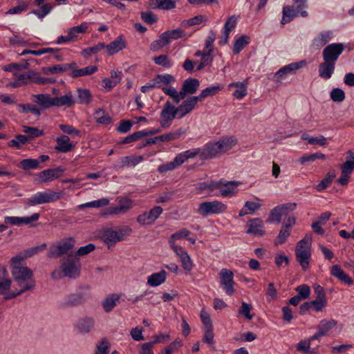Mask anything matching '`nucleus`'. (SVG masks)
I'll list each match as a JSON object with an SVG mask.
<instances>
[{
	"mask_svg": "<svg viewBox=\"0 0 354 354\" xmlns=\"http://www.w3.org/2000/svg\"><path fill=\"white\" fill-rule=\"evenodd\" d=\"M24 132L28 134V138H38L44 134L43 130L32 127H24Z\"/></svg>",
	"mask_w": 354,
	"mask_h": 354,
	"instance_id": "obj_59",
	"label": "nucleus"
},
{
	"mask_svg": "<svg viewBox=\"0 0 354 354\" xmlns=\"http://www.w3.org/2000/svg\"><path fill=\"white\" fill-rule=\"evenodd\" d=\"M291 230L288 228H286L284 226H281V228L279 231V233L277 237L276 245H282L283 244L287 239L290 235Z\"/></svg>",
	"mask_w": 354,
	"mask_h": 354,
	"instance_id": "obj_57",
	"label": "nucleus"
},
{
	"mask_svg": "<svg viewBox=\"0 0 354 354\" xmlns=\"http://www.w3.org/2000/svg\"><path fill=\"white\" fill-rule=\"evenodd\" d=\"M84 301V298L83 294L77 292L66 295L64 298L59 301V306L61 308H66L80 305Z\"/></svg>",
	"mask_w": 354,
	"mask_h": 354,
	"instance_id": "obj_15",
	"label": "nucleus"
},
{
	"mask_svg": "<svg viewBox=\"0 0 354 354\" xmlns=\"http://www.w3.org/2000/svg\"><path fill=\"white\" fill-rule=\"evenodd\" d=\"M252 305L247 304L245 301L241 303V306L239 308V313L243 316H244L246 319L249 320H252L253 318V315L250 314V311L252 310Z\"/></svg>",
	"mask_w": 354,
	"mask_h": 354,
	"instance_id": "obj_62",
	"label": "nucleus"
},
{
	"mask_svg": "<svg viewBox=\"0 0 354 354\" xmlns=\"http://www.w3.org/2000/svg\"><path fill=\"white\" fill-rule=\"evenodd\" d=\"M301 138L303 140L308 141V143L311 145L326 146L328 144L326 138L324 136L312 137L304 133L301 135Z\"/></svg>",
	"mask_w": 354,
	"mask_h": 354,
	"instance_id": "obj_45",
	"label": "nucleus"
},
{
	"mask_svg": "<svg viewBox=\"0 0 354 354\" xmlns=\"http://www.w3.org/2000/svg\"><path fill=\"white\" fill-rule=\"evenodd\" d=\"M198 102V100L196 96L189 97L183 101V102L178 107H175V111L178 115V118H183L187 114L192 112V111L194 109Z\"/></svg>",
	"mask_w": 354,
	"mask_h": 354,
	"instance_id": "obj_16",
	"label": "nucleus"
},
{
	"mask_svg": "<svg viewBox=\"0 0 354 354\" xmlns=\"http://www.w3.org/2000/svg\"><path fill=\"white\" fill-rule=\"evenodd\" d=\"M297 204L295 203H288L276 206L270 211L268 218L269 222L279 224L282 216L295 210Z\"/></svg>",
	"mask_w": 354,
	"mask_h": 354,
	"instance_id": "obj_8",
	"label": "nucleus"
},
{
	"mask_svg": "<svg viewBox=\"0 0 354 354\" xmlns=\"http://www.w3.org/2000/svg\"><path fill=\"white\" fill-rule=\"evenodd\" d=\"M246 233L253 236H263L265 234V227L263 221L259 218L249 219L247 224Z\"/></svg>",
	"mask_w": 354,
	"mask_h": 354,
	"instance_id": "obj_17",
	"label": "nucleus"
},
{
	"mask_svg": "<svg viewBox=\"0 0 354 354\" xmlns=\"http://www.w3.org/2000/svg\"><path fill=\"white\" fill-rule=\"evenodd\" d=\"M153 61L156 64L167 68H171L172 66V64L167 55H160L159 56L155 57L153 58Z\"/></svg>",
	"mask_w": 354,
	"mask_h": 354,
	"instance_id": "obj_61",
	"label": "nucleus"
},
{
	"mask_svg": "<svg viewBox=\"0 0 354 354\" xmlns=\"http://www.w3.org/2000/svg\"><path fill=\"white\" fill-rule=\"evenodd\" d=\"M184 91L188 92L189 95L194 94L199 88L200 81L196 78H187L183 83Z\"/></svg>",
	"mask_w": 354,
	"mask_h": 354,
	"instance_id": "obj_40",
	"label": "nucleus"
},
{
	"mask_svg": "<svg viewBox=\"0 0 354 354\" xmlns=\"http://www.w3.org/2000/svg\"><path fill=\"white\" fill-rule=\"evenodd\" d=\"M62 198L60 192H56L51 189L44 192H37L27 199L26 204L28 206H35L41 204L54 203Z\"/></svg>",
	"mask_w": 354,
	"mask_h": 354,
	"instance_id": "obj_4",
	"label": "nucleus"
},
{
	"mask_svg": "<svg viewBox=\"0 0 354 354\" xmlns=\"http://www.w3.org/2000/svg\"><path fill=\"white\" fill-rule=\"evenodd\" d=\"M207 17L202 15H198L189 19L184 20L182 23L185 26H192L195 25H199L201 23L206 21Z\"/></svg>",
	"mask_w": 354,
	"mask_h": 354,
	"instance_id": "obj_55",
	"label": "nucleus"
},
{
	"mask_svg": "<svg viewBox=\"0 0 354 354\" xmlns=\"http://www.w3.org/2000/svg\"><path fill=\"white\" fill-rule=\"evenodd\" d=\"M88 28V24L86 22H82L80 25L73 26L66 30L67 34L71 37L73 41H75L79 34L85 33Z\"/></svg>",
	"mask_w": 354,
	"mask_h": 354,
	"instance_id": "obj_39",
	"label": "nucleus"
},
{
	"mask_svg": "<svg viewBox=\"0 0 354 354\" xmlns=\"http://www.w3.org/2000/svg\"><path fill=\"white\" fill-rule=\"evenodd\" d=\"M241 184V183L239 181H228L222 178V183L221 184L220 187L221 195L223 197H232L235 194L237 187Z\"/></svg>",
	"mask_w": 354,
	"mask_h": 354,
	"instance_id": "obj_18",
	"label": "nucleus"
},
{
	"mask_svg": "<svg viewBox=\"0 0 354 354\" xmlns=\"http://www.w3.org/2000/svg\"><path fill=\"white\" fill-rule=\"evenodd\" d=\"M220 282L223 291L226 295L232 296L235 292L234 288V274L227 269L223 268L220 272Z\"/></svg>",
	"mask_w": 354,
	"mask_h": 354,
	"instance_id": "obj_12",
	"label": "nucleus"
},
{
	"mask_svg": "<svg viewBox=\"0 0 354 354\" xmlns=\"http://www.w3.org/2000/svg\"><path fill=\"white\" fill-rule=\"evenodd\" d=\"M326 158L325 155L322 153H314L308 155H304L302 157L300 158V162L301 164H304L307 162H314L317 159H322L324 160Z\"/></svg>",
	"mask_w": 354,
	"mask_h": 354,
	"instance_id": "obj_60",
	"label": "nucleus"
},
{
	"mask_svg": "<svg viewBox=\"0 0 354 354\" xmlns=\"http://www.w3.org/2000/svg\"><path fill=\"white\" fill-rule=\"evenodd\" d=\"M12 280L5 277H0V295H3L4 300H10L17 297H10L12 295L17 294L16 291L10 290Z\"/></svg>",
	"mask_w": 354,
	"mask_h": 354,
	"instance_id": "obj_22",
	"label": "nucleus"
},
{
	"mask_svg": "<svg viewBox=\"0 0 354 354\" xmlns=\"http://www.w3.org/2000/svg\"><path fill=\"white\" fill-rule=\"evenodd\" d=\"M335 175L334 173L328 172L325 178L317 185L316 189L319 192L326 189L333 182Z\"/></svg>",
	"mask_w": 354,
	"mask_h": 354,
	"instance_id": "obj_53",
	"label": "nucleus"
},
{
	"mask_svg": "<svg viewBox=\"0 0 354 354\" xmlns=\"http://www.w3.org/2000/svg\"><path fill=\"white\" fill-rule=\"evenodd\" d=\"M93 115L95 121L99 124L109 125L113 122L111 117L101 109L96 110Z\"/></svg>",
	"mask_w": 354,
	"mask_h": 354,
	"instance_id": "obj_46",
	"label": "nucleus"
},
{
	"mask_svg": "<svg viewBox=\"0 0 354 354\" xmlns=\"http://www.w3.org/2000/svg\"><path fill=\"white\" fill-rule=\"evenodd\" d=\"M282 19L281 24L285 25L292 21L295 18L299 17L298 12H296L295 6H286L283 8Z\"/></svg>",
	"mask_w": 354,
	"mask_h": 354,
	"instance_id": "obj_32",
	"label": "nucleus"
},
{
	"mask_svg": "<svg viewBox=\"0 0 354 354\" xmlns=\"http://www.w3.org/2000/svg\"><path fill=\"white\" fill-rule=\"evenodd\" d=\"M201 148L191 149L177 154L173 160L176 166L178 167L188 159L195 158L199 154Z\"/></svg>",
	"mask_w": 354,
	"mask_h": 354,
	"instance_id": "obj_26",
	"label": "nucleus"
},
{
	"mask_svg": "<svg viewBox=\"0 0 354 354\" xmlns=\"http://www.w3.org/2000/svg\"><path fill=\"white\" fill-rule=\"evenodd\" d=\"M97 71L96 66H88L82 68H77V66L71 68L70 75L73 78L90 75L95 73Z\"/></svg>",
	"mask_w": 354,
	"mask_h": 354,
	"instance_id": "obj_30",
	"label": "nucleus"
},
{
	"mask_svg": "<svg viewBox=\"0 0 354 354\" xmlns=\"http://www.w3.org/2000/svg\"><path fill=\"white\" fill-rule=\"evenodd\" d=\"M333 37V32L330 30H325L321 32L313 39V45L315 49H320L326 44Z\"/></svg>",
	"mask_w": 354,
	"mask_h": 354,
	"instance_id": "obj_29",
	"label": "nucleus"
},
{
	"mask_svg": "<svg viewBox=\"0 0 354 354\" xmlns=\"http://www.w3.org/2000/svg\"><path fill=\"white\" fill-rule=\"evenodd\" d=\"M144 158L142 156H127L121 158L119 162L120 167L136 166L142 162Z\"/></svg>",
	"mask_w": 354,
	"mask_h": 354,
	"instance_id": "obj_34",
	"label": "nucleus"
},
{
	"mask_svg": "<svg viewBox=\"0 0 354 354\" xmlns=\"http://www.w3.org/2000/svg\"><path fill=\"white\" fill-rule=\"evenodd\" d=\"M77 95L79 98L78 103L88 104L93 100V95L87 88H78Z\"/></svg>",
	"mask_w": 354,
	"mask_h": 354,
	"instance_id": "obj_49",
	"label": "nucleus"
},
{
	"mask_svg": "<svg viewBox=\"0 0 354 354\" xmlns=\"http://www.w3.org/2000/svg\"><path fill=\"white\" fill-rule=\"evenodd\" d=\"M132 232L130 227L127 225L119 226L117 230L107 229L104 231L102 238L106 243H116L123 240Z\"/></svg>",
	"mask_w": 354,
	"mask_h": 354,
	"instance_id": "obj_7",
	"label": "nucleus"
},
{
	"mask_svg": "<svg viewBox=\"0 0 354 354\" xmlns=\"http://www.w3.org/2000/svg\"><path fill=\"white\" fill-rule=\"evenodd\" d=\"M337 322L333 319H322L318 325L317 329L320 332L321 335L326 336L328 332L337 325Z\"/></svg>",
	"mask_w": 354,
	"mask_h": 354,
	"instance_id": "obj_38",
	"label": "nucleus"
},
{
	"mask_svg": "<svg viewBox=\"0 0 354 354\" xmlns=\"http://www.w3.org/2000/svg\"><path fill=\"white\" fill-rule=\"evenodd\" d=\"M33 102L42 110L50 109L54 106V97L47 93L35 94L32 95Z\"/></svg>",
	"mask_w": 354,
	"mask_h": 354,
	"instance_id": "obj_19",
	"label": "nucleus"
},
{
	"mask_svg": "<svg viewBox=\"0 0 354 354\" xmlns=\"http://www.w3.org/2000/svg\"><path fill=\"white\" fill-rule=\"evenodd\" d=\"M149 5L152 8L169 10L175 8L176 3L173 0H150Z\"/></svg>",
	"mask_w": 354,
	"mask_h": 354,
	"instance_id": "obj_33",
	"label": "nucleus"
},
{
	"mask_svg": "<svg viewBox=\"0 0 354 354\" xmlns=\"http://www.w3.org/2000/svg\"><path fill=\"white\" fill-rule=\"evenodd\" d=\"M250 37L248 35H243L235 40L232 51L234 55L239 54L241 50L250 44Z\"/></svg>",
	"mask_w": 354,
	"mask_h": 354,
	"instance_id": "obj_41",
	"label": "nucleus"
},
{
	"mask_svg": "<svg viewBox=\"0 0 354 354\" xmlns=\"http://www.w3.org/2000/svg\"><path fill=\"white\" fill-rule=\"evenodd\" d=\"M14 75L15 76V80L9 84V85L12 88H18L24 85H26L32 79V76L29 73H22L19 75L17 73H15Z\"/></svg>",
	"mask_w": 354,
	"mask_h": 354,
	"instance_id": "obj_36",
	"label": "nucleus"
},
{
	"mask_svg": "<svg viewBox=\"0 0 354 354\" xmlns=\"http://www.w3.org/2000/svg\"><path fill=\"white\" fill-rule=\"evenodd\" d=\"M64 277L70 279H77L80 274L81 264L79 258L74 257L73 252L63 261L60 266Z\"/></svg>",
	"mask_w": 354,
	"mask_h": 354,
	"instance_id": "obj_5",
	"label": "nucleus"
},
{
	"mask_svg": "<svg viewBox=\"0 0 354 354\" xmlns=\"http://www.w3.org/2000/svg\"><path fill=\"white\" fill-rule=\"evenodd\" d=\"M223 89V86L218 84L216 86H210L203 89L199 95L196 96L198 102H202L205 98L207 97H212L216 95L219 91Z\"/></svg>",
	"mask_w": 354,
	"mask_h": 354,
	"instance_id": "obj_37",
	"label": "nucleus"
},
{
	"mask_svg": "<svg viewBox=\"0 0 354 354\" xmlns=\"http://www.w3.org/2000/svg\"><path fill=\"white\" fill-rule=\"evenodd\" d=\"M64 170L65 169L62 167L44 170L35 174V180L39 183H44L57 179Z\"/></svg>",
	"mask_w": 354,
	"mask_h": 354,
	"instance_id": "obj_14",
	"label": "nucleus"
},
{
	"mask_svg": "<svg viewBox=\"0 0 354 354\" xmlns=\"http://www.w3.org/2000/svg\"><path fill=\"white\" fill-rule=\"evenodd\" d=\"M249 78H245L243 82H232L228 85L229 89L232 87L236 88L233 93V95L237 100H242L248 94V85Z\"/></svg>",
	"mask_w": 354,
	"mask_h": 354,
	"instance_id": "obj_20",
	"label": "nucleus"
},
{
	"mask_svg": "<svg viewBox=\"0 0 354 354\" xmlns=\"http://www.w3.org/2000/svg\"><path fill=\"white\" fill-rule=\"evenodd\" d=\"M18 167L24 171L41 168L39 165V160L33 158H26L21 160L19 162Z\"/></svg>",
	"mask_w": 354,
	"mask_h": 354,
	"instance_id": "obj_42",
	"label": "nucleus"
},
{
	"mask_svg": "<svg viewBox=\"0 0 354 354\" xmlns=\"http://www.w3.org/2000/svg\"><path fill=\"white\" fill-rule=\"evenodd\" d=\"M95 320L91 317H84L78 319L75 326L82 334L88 333L93 328Z\"/></svg>",
	"mask_w": 354,
	"mask_h": 354,
	"instance_id": "obj_25",
	"label": "nucleus"
},
{
	"mask_svg": "<svg viewBox=\"0 0 354 354\" xmlns=\"http://www.w3.org/2000/svg\"><path fill=\"white\" fill-rule=\"evenodd\" d=\"M76 102L73 100L71 94H66L61 97H54V106L71 107Z\"/></svg>",
	"mask_w": 354,
	"mask_h": 354,
	"instance_id": "obj_44",
	"label": "nucleus"
},
{
	"mask_svg": "<svg viewBox=\"0 0 354 354\" xmlns=\"http://www.w3.org/2000/svg\"><path fill=\"white\" fill-rule=\"evenodd\" d=\"M120 297L118 294L113 293L107 296L102 301V307L106 313L111 312L116 306Z\"/></svg>",
	"mask_w": 354,
	"mask_h": 354,
	"instance_id": "obj_35",
	"label": "nucleus"
},
{
	"mask_svg": "<svg viewBox=\"0 0 354 354\" xmlns=\"http://www.w3.org/2000/svg\"><path fill=\"white\" fill-rule=\"evenodd\" d=\"M56 145L55 149L57 152L68 153L75 148V145L70 142V138L66 135L57 137L55 140Z\"/></svg>",
	"mask_w": 354,
	"mask_h": 354,
	"instance_id": "obj_23",
	"label": "nucleus"
},
{
	"mask_svg": "<svg viewBox=\"0 0 354 354\" xmlns=\"http://www.w3.org/2000/svg\"><path fill=\"white\" fill-rule=\"evenodd\" d=\"M347 153V160L342 166V174L349 176L354 170V152L348 151Z\"/></svg>",
	"mask_w": 354,
	"mask_h": 354,
	"instance_id": "obj_43",
	"label": "nucleus"
},
{
	"mask_svg": "<svg viewBox=\"0 0 354 354\" xmlns=\"http://www.w3.org/2000/svg\"><path fill=\"white\" fill-rule=\"evenodd\" d=\"M344 46L342 43H333L326 46L322 51L324 61L336 64L339 55L343 53Z\"/></svg>",
	"mask_w": 354,
	"mask_h": 354,
	"instance_id": "obj_9",
	"label": "nucleus"
},
{
	"mask_svg": "<svg viewBox=\"0 0 354 354\" xmlns=\"http://www.w3.org/2000/svg\"><path fill=\"white\" fill-rule=\"evenodd\" d=\"M191 232L186 228H183L176 232L172 234L168 240L169 244H176V241L183 238H187Z\"/></svg>",
	"mask_w": 354,
	"mask_h": 354,
	"instance_id": "obj_51",
	"label": "nucleus"
},
{
	"mask_svg": "<svg viewBox=\"0 0 354 354\" xmlns=\"http://www.w3.org/2000/svg\"><path fill=\"white\" fill-rule=\"evenodd\" d=\"M236 139L234 137H225L216 142H207L201 149L200 155L201 159H210L217 154L226 152L236 145Z\"/></svg>",
	"mask_w": 354,
	"mask_h": 354,
	"instance_id": "obj_2",
	"label": "nucleus"
},
{
	"mask_svg": "<svg viewBox=\"0 0 354 354\" xmlns=\"http://www.w3.org/2000/svg\"><path fill=\"white\" fill-rule=\"evenodd\" d=\"M127 46L126 41H124L123 36H118L114 41L110 44L106 45L105 48L109 55H113L120 50L125 48Z\"/></svg>",
	"mask_w": 354,
	"mask_h": 354,
	"instance_id": "obj_28",
	"label": "nucleus"
},
{
	"mask_svg": "<svg viewBox=\"0 0 354 354\" xmlns=\"http://www.w3.org/2000/svg\"><path fill=\"white\" fill-rule=\"evenodd\" d=\"M136 122L129 120H122L120 121L116 130L121 133H127L131 129Z\"/></svg>",
	"mask_w": 354,
	"mask_h": 354,
	"instance_id": "obj_56",
	"label": "nucleus"
},
{
	"mask_svg": "<svg viewBox=\"0 0 354 354\" xmlns=\"http://www.w3.org/2000/svg\"><path fill=\"white\" fill-rule=\"evenodd\" d=\"M297 349L301 351L305 354H313L315 353V349L310 348V341L301 340L297 344Z\"/></svg>",
	"mask_w": 354,
	"mask_h": 354,
	"instance_id": "obj_64",
	"label": "nucleus"
},
{
	"mask_svg": "<svg viewBox=\"0 0 354 354\" xmlns=\"http://www.w3.org/2000/svg\"><path fill=\"white\" fill-rule=\"evenodd\" d=\"M77 66L75 62L71 63H65L57 64L51 66L45 67L43 69L45 74H59L65 72H68L71 68Z\"/></svg>",
	"mask_w": 354,
	"mask_h": 354,
	"instance_id": "obj_24",
	"label": "nucleus"
},
{
	"mask_svg": "<svg viewBox=\"0 0 354 354\" xmlns=\"http://www.w3.org/2000/svg\"><path fill=\"white\" fill-rule=\"evenodd\" d=\"M306 64V60H301L297 62H292L279 68L274 75V80L280 82L284 80L287 75L301 68Z\"/></svg>",
	"mask_w": 354,
	"mask_h": 354,
	"instance_id": "obj_13",
	"label": "nucleus"
},
{
	"mask_svg": "<svg viewBox=\"0 0 354 354\" xmlns=\"http://www.w3.org/2000/svg\"><path fill=\"white\" fill-rule=\"evenodd\" d=\"M28 140V137L24 135L18 134L15 139L10 140L8 142L10 147H15L17 149H21L23 145H25Z\"/></svg>",
	"mask_w": 354,
	"mask_h": 354,
	"instance_id": "obj_50",
	"label": "nucleus"
},
{
	"mask_svg": "<svg viewBox=\"0 0 354 354\" xmlns=\"http://www.w3.org/2000/svg\"><path fill=\"white\" fill-rule=\"evenodd\" d=\"M178 118V115L175 111V106L169 102L167 101L160 112V124L162 128L169 127L174 119Z\"/></svg>",
	"mask_w": 354,
	"mask_h": 354,
	"instance_id": "obj_11",
	"label": "nucleus"
},
{
	"mask_svg": "<svg viewBox=\"0 0 354 354\" xmlns=\"http://www.w3.org/2000/svg\"><path fill=\"white\" fill-rule=\"evenodd\" d=\"M335 70V64L324 61L318 66L319 77L324 80H328L332 77Z\"/></svg>",
	"mask_w": 354,
	"mask_h": 354,
	"instance_id": "obj_21",
	"label": "nucleus"
},
{
	"mask_svg": "<svg viewBox=\"0 0 354 354\" xmlns=\"http://www.w3.org/2000/svg\"><path fill=\"white\" fill-rule=\"evenodd\" d=\"M14 281L17 282L20 288L17 290V294L12 295L10 297H18L28 290H32L35 287V280L33 277V272L31 269L26 266H15L11 270Z\"/></svg>",
	"mask_w": 354,
	"mask_h": 354,
	"instance_id": "obj_1",
	"label": "nucleus"
},
{
	"mask_svg": "<svg viewBox=\"0 0 354 354\" xmlns=\"http://www.w3.org/2000/svg\"><path fill=\"white\" fill-rule=\"evenodd\" d=\"M109 204V199L106 198H102L97 200L92 201L88 203L82 204L80 207H89V208H100L106 207Z\"/></svg>",
	"mask_w": 354,
	"mask_h": 354,
	"instance_id": "obj_47",
	"label": "nucleus"
},
{
	"mask_svg": "<svg viewBox=\"0 0 354 354\" xmlns=\"http://www.w3.org/2000/svg\"><path fill=\"white\" fill-rule=\"evenodd\" d=\"M183 133L184 131L183 130V129L180 128L176 131H171L159 136V140L160 141V142L172 141L179 138Z\"/></svg>",
	"mask_w": 354,
	"mask_h": 354,
	"instance_id": "obj_48",
	"label": "nucleus"
},
{
	"mask_svg": "<svg viewBox=\"0 0 354 354\" xmlns=\"http://www.w3.org/2000/svg\"><path fill=\"white\" fill-rule=\"evenodd\" d=\"M95 249V245L93 243H88L84 246L80 247L75 252H73L74 257H82L86 255Z\"/></svg>",
	"mask_w": 354,
	"mask_h": 354,
	"instance_id": "obj_58",
	"label": "nucleus"
},
{
	"mask_svg": "<svg viewBox=\"0 0 354 354\" xmlns=\"http://www.w3.org/2000/svg\"><path fill=\"white\" fill-rule=\"evenodd\" d=\"M227 206L218 201H205L199 205L198 212L205 217L211 214H219L224 213Z\"/></svg>",
	"mask_w": 354,
	"mask_h": 354,
	"instance_id": "obj_6",
	"label": "nucleus"
},
{
	"mask_svg": "<svg viewBox=\"0 0 354 354\" xmlns=\"http://www.w3.org/2000/svg\"><path fill=\"white\" fill-rule=\"evenodd\" d=\"M167 278V272L162 270L158 272H154L149 275L147 278V283L152 286L156 287L164 283Z\"/></svg>",
	"mask_w": 354,
	"mask_h": 354,
	"instance_id": "obj_31",
	"label": "nucleus"
},
{
	"mask_svg": "<svg viewBox=\"0 0 354 354\" xmlns=\"http://www.w3.org/2000/svg\"><path fill=\"white\" fill-rule=\"evenodd\" d=\"M330 97L333 102H341L345 99V93L342 88H335L330 92Z\"/></svg>",
	"mask_w": 354,
	"mask_h": 354,
	"instance_id": "obj_54",
	"label": "nucleus"
},
{
	"mask_svg": "<svg viewBox=\"0 0 354 354\" xmlns=\"http://www.w3.org/2000/svg\"><path fill=\"white\" fill-rule=\"evenodd\" d=\"M330 274L348 286L353 284V279L339 265H334L331 267Z\"/></svg>",
	"mask_w": 354,
	"mask_h": 354,
	"instance_id": "obj_27",
	"label": "nucleus"
},
{
	"mask_svg": "<svg viewBox=\"0 0 354 354\" xmlns=\"http://www.w3.org/2000/svg\"><path fill=\"white\" fill-rule=\"evenodd\" d=\"M310 304L315 312H321L327 305V299L316 298L310 301Z\"/></svg>",
	"mask_w": 354,
	"mask_h": 354,
	"instance_id": "obj_63",
	"label": "nucleus"
},
{
	"mask_svg": "<svg viewBox=\"0 0 354 354\" xmlns=\"http://www.w3.org/2000/svg\"><path fill=\"white\" fill-rule=\"evenodd\" d=\"M310 246V238L305 236L297 243L296 247V258L304 270H306L309 267V259L311 257Z\"/></svg>",
	"mask_w": 354,
	"mask_h": 354,
	"instance_id": "obj_3",
	"label": "nucleus"
},
{
	"mask_svg": "<svg viewBox=\"0 0 354 354\" xmlns=\"http://www.w3.org/2000/svg\"><path fill=\"white\" fill-rule=\"evenodd\" d=\"M76 241L73 237H66L61 239L57 243L55 250H51L52 256L61 257L73 252L71 250L75 247Z\"/></svg>",
	"mask_w": 354,
	"mask_h": 354,
	"instance_id": "obj_10",
	"label": "nucleus"
},
{
	"mask_svg": "<svg viewBox=\"0 0 354 354\" xmlns=\"http://www.w3.org/2000/svg\"><path fill=\"white\" fill-rule=\"evenodd\" d=\"M222 183V178L219 180H210L201 183L199 185L200 189L208 190L209 192H214L216 189H219L221 184Z\"/></svg>",
	"mask_w": 354,
	"mask_h": 354,
	"instance_id": "obj_52",
	"label": "nucleus"
}]
</instances>
